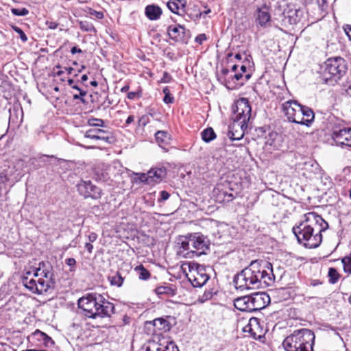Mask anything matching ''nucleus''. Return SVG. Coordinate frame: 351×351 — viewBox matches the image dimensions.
<instances>
[{"label":"nucleus","mask_w":351,"mask_h":351,"mask_svg":"<svg viewBox=\"0 0 351 351\" xmlns=\"http://www.w3.org/2000/svg\"><path fill=\"white\" fill-rule=\"evenodd\" d=\"M234 306L241 311L252 312L250 295L234 299Z\"/></svg>","instance_id":"nucleus-20"},{"label":"nucleus","mask_w":351,"mask_h":351,"mask_svg":"<svg viewBox=\"0 0 351 351\" xmlns=\"http://www.w3.org/2000/svg\"><path fill=\"white\" fill-rule=\"evenodd\" d=\"M81 28L84 29L86 32H90L92 29H94V27L92 25H87L86 27L84 26L83 23H81Z\"/></svg>","instance_id":"nucleus-57"},{"label":"nucleus","mask_w":351,"mask_h":351,"mask_svg":"<svg viewBox=\"0 0 351 351\" xmlns=\"http://www.w3.org/2000/svg\"><path fill=\"white\" fill-rule=\"evenodd\" d=\"M209 278L205 266L197 264L190 267L188 279L194 287H202Z\"/></svg>","instance_id":"nucleus-11"},{"label":"nucleus","mask_w":351,"mask_h":351,"mask_svg":"<svg viewBox=\"0 0 351 351\" xmlns=\"http://www.w3.org/2000/svg\"><path fill=\"white\" fill-rule=\"evenodd\" d=\"M173 101H174V98H173V97H172L171 95V94L167 95H165V97L163 98V101L165 104H171V103L173 102Z\"/></svg>","instance_id":"nucleus-48"},{"label":"nucleus","mask_w":351,"mask_h":351,"mask_svg":"<svg viewBox=\"0 0 351 351\" xmlns=\"http://www.w3.org/2000/svg\"><path fill=\"white\" fill-rule=\"evenodd\" d=\"M343 270L346 273L351 274V253L348 256H346L341 260Z\"/></svg>","instance_id":"nucleus-37"},{"label":"nucleus","mask_w":351,"mask_h":351,"mask_svg":"<svg viewBox=\"0 0 351 351\" xmlns=\"http://www.w3.org/2000/svg\"><path fill=\"white\" fill-rule=\"evenodd\" d=\"M85 247L89 253H92L93 245L90 243H86Z\"/></svg>","instance_id":"nucleus-56"},{"label":"nucleus","mask_w":351,"mask_h":351,"mask_svg":"<svg viewBox=\"0 0 351 351\" xmlns=\"http://www.w3.org/2000/svg\"><path fill=\"white\" fill-rule=\"evenodd\" d=\"M46 335V333L42 332L41 330L37 329L33 333L32 336L36 338L38 341H42L45 336Z\"/></svg>","instance_id":"nucleus-42"},{"label":"nucleus","mask_w":351,"mask_h":351,"mask_svg":"<svg viewBox=\"0 0 351 351\" xmlns=\"http://www.w3.org/2000/svg\"><path fill=\"white\" fill-rule=\"evenodd\" d=\"M72 88L75 89L77 91V93H80L79 95H73V99H80L82 103H85V99L83 98V97L86 96L87 94V92L85 90H82L77 85H73L72 86Z\"/></svg>","instance_id":"nucleus-36"},{"label":"nucleus","mask_w":351,"mask_h":351,"mask_svg":"<svg viewBox=\"0 0 351 351\" xmlns=\"http://www.w3.org/2000/svg\"><path fill=\"white\" fill-rule=\"evenodd\" d=\"M271 264L267 261H254L237 274L233 280L237 289L241 291L265 288L274 283Z\"/></svg>","instance_id":"nucleus-1"},{"label":"nucleus","mask_w":351,"mask_h":351,"mask_svg":"<svg viewBox=\"0 0 351 351\" xmlns=\"http://www.w3.org/2000/svg\"><path fill=\"white\" fill-rule=\"evenodd\" d=\"M252 312L265 308L270 302L269 295L265 292H256L250 295Z\"/></svg>","instance_id":"nucleus-14"},{"label":"nucleus","mask_w":351,"mask_h":351,"mask_svg":"<svg viewBox=\"0 0 351 351\" xmlns=\"http://www.w3.org/2000/svg\"><path fill=\"white\" fill-rule=\"evenodd\" d=\"M136 176H138V180L141 182H145L148 184V173H136Z\"/></svg>","instance_id":"nucleus-44"},{"label":"nucleus","mask_w":351,"mask_h":351,"mask_svg":"<svg viewBox=\"0 0 351 351\" xmlns=\"http://www.w3.org/2000/svg\"><path fill=\"white\" fill-rule=\"evenodd\" d=\"M134 120V117L132 116V115H130L128 117V119H126V121H125V123L127 125H129L131 123H132Z\"/></svg>","instance_id":"nucleus-59"},{"label":"nucleus","mask_w":351,"mask_h":351,"mask_svg":"<svg viewBox=\"0 0 351 351\" xmlns=\"http://www.w3.org/2000/svg\"><path fill=\"white\" fill-rule=\"evenodd\" d=\"M252 109L247 99L241 98L237 101L233 108L232 115V124L229 127V138L240 140L244 135V130L247 127V122L251 118Z\"/></svg>","instance_id":"nucleus-4"},{"label":"nucleus","mask_w":351,"mask_h":351,"mask_svg":"<svg viewBox=\"0 0 351 351\" xmlns=\"http://www.w3.org/2000/svg\"><path fill=\"white\" fill-rule=\"evenodd\" d=\"M77 190L84 198L98 199L101 198L102 191L100 188L93 184L90 180H80L76 186Z\"/></svg>","instance_id":"nucleus-12"},{"label":"nucleus","mask_w":351,"mask_h":351,"mask_svg":"<svg viewBox=\"0 0 351 351\" xmlns=\"http://www.w3.org/2000/svg\"><path fill=\"white\" fill-rule=\"evenodd\" d=\"M343 29L349 39L351 40V25H346Z\"/></svg>","instance_id":"nucleus-51"},{"label":"nucleus","mask_w":351,"mask_h":351,"mask_svg":"<svg viewBox=\"0 0 351 351\" xmlns=\"http://www.w3.org/2000/svg\"><path fill=\"white\" fill-rule=\"evenodd\" d=\"M148 173V184L154 185L159 183L166 176V170L164 168H152Z\"/></svg>","instance_id":"nucleus-18"},{"label":"nucleus","mask_w":351,"mask_h":351,"mask_svg":"<svg viewBox=\"0 0 351 351\" xmlns=\"http://www.w3.org/2000/svg\"><path fill=\"white\" fill-rule=\"evenodd\" d=\"M89 243L94 242L97 238V234L95 232H91L88 236Z\"/></svg>","instance_id":"nucleus-53"},{"label":"nucleus","mask_w":351,"mask_h":351,"mask_svg":"<svg viewBox=\"0 0 351 351\" xmlns=\"http://www.w3.org/2000/svg\"><path fill=\"white\" fill-rule=\"evenodd\" d=\"M38 274V278H34L32 276V272L28 271L21 277V282L32 293L42 294L49 290L51 284L55 283L53 274L51 269H44Z\"/></svg>","instance_id":"nucleus-8"},{"label":"nucleus","mask_w":351,"mask_h":351,"mask_svg":"<svg viewBox=\"0 0 351 351\" xmlns=\"http://www.w3.org/2000/svg\"><path fill=\"white\" fill-rule=\"evenodd\" d=\"M201 136L204 142L209 143L215 139L217 135L212 128H208L201 132Z\"/></svg>","instance_id":"nucleus-29"},{"label":"nucleus","mask_w":351,"mask_h":351,"mask_svg":"<svg viewBox=\"0 0 351 351\" xmlns=\"http://www.w3.org/2000/svg\"><path fill=\"white\" fill-rule=\"evenodd\" d=\"M130 88V86L128 84L125 85L121 88V91L122 93H126Z\"/></svg>","instance_id":"nucleus-62"},{"label":"nucleus","mask_w":351,"mask_h":351,"mask_svg":"<svg viewBox=\"0 0 351 351\" xmlns=\"http://www.w3.org/2000/svg\"><path fill=\"white\" fill-rule=\"evenodd\" d=\"M178 254L186 258L206 254L209 250V240L200 233L190 234L180 239Z\"/></svg>","instance_id":"nucleus-5"},{"label":"nucleus","mask_w":351,"mask_h":351,"mask_svg":"<svg viewBox=\"0 0 351 351\" xmlns=\"http://www.w3.org/2000/svg\"><path fill=\"white\" fill-rule=\"evenodd\" d=\"M155 138L156 142L160 147L169 144L170 141V135L163 130L156 132L155 134Z\"/></svg>","instance_id":"nucleus-26"},{"label":"nucleus","mask_w":351,"mask_h":351,"mask_svg":"<svg viewBox=\"0 0 351 351\" xmlns=\"http://www.w3.org/2000/svg\"><path fill=\"white\" fill-rule=\"evenodd\" d=\"M170 194L166 191H162L160 193V197L158 199V202H162L169 199Z\"/></svg>","instance_id":"nucleus-43"},{"label":"nucleus","mask_w":351,"mask_h":351,"mask_svg":"<svg viewBox=\"0 0 351 351\" xmlns=\"http://www.w3.org/2000/svg\"><path fill=\"white\" fill-rule=\"evenodd\" d=\"M185 28L181 25L169 26L168 27V34L171 39L176 42H184L185 36Z\"/></svg>","instance_id":"nucleus-19"},{"label":"nucleus","mask_w":351,"mask_h":351,"mask_svg":"<svg viewBox=\"0 0 351 351\" xmlns=\"http://www.w3.org/2000/svg\"><path fill=\"white\" fill-rule=\"evenodd\" d=\"M271 16L269 9L266 5L257 9L256 21L261 27H266L267 24L270 22Z\"/></svg>","instance_id":"nucleus-22"},{"label":"nucleus","mask_w":351,"mask_h":351,"mask_svg":"<svg viewBox=\"0 0 351 351\" xmlns=\"http://www.w3.org/2000/svg\"><path fill=\"white\" fill-rule=\"evenodd\" d=\"M12 27L13 30L19 34L20 38L21 39V40L23 42H26L27 40V36L25 35L24 32L20 27H19L16 25H13V26H12Z\"/></svg>","instance_id":"nucleus-41"},{"label":"nucleus","mask_w":351,"mask_h":351,"mask_svg":"<svg viewBox=\"0 0 351 351\" xmlns=\"http://www.w3.org/2000/svg\"><path fill=\"white\" fill-rule=\"evenodd\" d=\"M12 13L15 16H26L29 14V10L27 8H22V9H18V8H12L11 10Z\"/></svg>","instance_id":"nucleus-39"},{"label":"nucleus","mask_w":351,"mask_h":351,"mask_svg":"<svg viewBox=\"0 0 351 351\" xmlns=\"http://www.w3.org/2000/svg\"><path fill=\"white\" fill-rule=\"evenodd\" d=\"M237 193L233 189L223 184H217L213 190V196L215 200L219 203H228L237 197Z\"/></svg>","instance_id":"nucleus-13"},{"label":"nucleus","mask_w":351,"mask_h":351,"mask_svg":"<svg viewBox=\"0 0 351 351\" xmlns=\"http://www.w3.org/2000/svg\"><path fill=\"white\" fill-rule=\"evenodd\" d=\"M302 106L297 101L289 100L282 104V110L285 117L289 122L298 124V122H302L301 116L302 115Z\"/></svg>","instance_id":"nucleus-10"},{"label":"nucleus","mask_w":351,"mask_h":351,"mask_svg":"<svg viewBox=\"0 0 351 351\" xmlns=\"http://www.w3.org/2000/svg\"><path fill=\"white\" fill-rule=\"evenodd\" d=\"M25 162L23 160H16L5 169L1 173L5 176L10 186L19 182L24 175Z\"/></svg>","instance_id":"nucleus-9"},{"label":"nucleus","mask_w":351,"mask_h":351,"mask_svg":"<svg viewBox=\"0 0 351 351\" xmlns=\"http://www.w3.org/2000/svg\"><path fill=\"white\" fill-rule=\"evenodd\" d=\"M328 228V223L319 215L310 212L304 215L292 231L299 243L308 248H316L322 241V232Z\"/></svg>","instance_id":"nucleus-2"},{"label":"nucleus","mask_w":351,"mask_h":351,"mask_svg":"<svg viewBox=\"0 0 351 351\" xmlns=\"http://www.w3.org/2000/svg\"><path fill=\"white\" fill-rule=\"evenodd\" d=\"M162 14V9L155 4L148 5L145 8V14L151 21L159 19Z\"/></svg>","instance_id":"nucleus-23"},{"label":"nucleus","mask_w":351,"mask_h":351,"mask_svg":"<svg viewBox=\"0 0 351 351\" xmlns=\"http://www.w3.org/2000/svg\"><path fill=\"white\" fill-rule=\"evenodd\" d=\"M332 137L337 143L351 147V128L334 131Z\"/></svg>","instance_id":"nucleus-16"},{"label":"nucleus","mask_w":351,"mask_h":351,"mask_svg":"<svg viewBox=\"0 0 351 351\" xmlns=\"http://www.w3.org/2000/svg\"><path fill=\"white\" fill-rule=\"evenodd\" d=\"M101 166V167L99 165L95 166L93 169V176L98 181H106L108 179V173L103 168L104 165Z\"/></svg>","instance_id":"nucleus-27"},{"label":"nucleus","mask_w":351,"mask_h":351,"mask_svg":"<svg viewBox=\"0 0 351 351\" xmlns=\"http://www.w3.org/2000/svg\"><path fill=\"white\" fill-rule=\"evenodd\" d=\"M46 269H52V267L49 263L40 262L38 265V267L34 268L32 271H31L32 272V276L34 278H37L38 274Z\"/></svg>","instance_id":"nucleus-32"},{"label":"nucleus","mask_w":351,"mask_h":351,"mask_svg":"<svg viewBox=\"0 0 351 351\" xmlns=\"http://www.w3.org/2000/svg\"><path fill=\"white\" fill-rule=\"evenodd\" d=\"M90 14L95 16L98 19H101L104 18V14L101 12H97L95 10H93L90 12Z\"/></svg>","instance_id":"nucleus-50"},{"label":"nucleus","mask_w":351,"mask_h":351,"mask_svg":"<svg viewBox=\"0 0 351 351\" xmlns=\"http://www.w3.org/2000/svg\"><path fill=\"white\" fill-rule=\"evenodd\" d=\"M136 95V93L135 92H129L128 93V98L130 99H134Z\"/></svg>","instance_id":"nucleus-61"},{"label":"nucleus","mask_w":351,"mask_h":351,"mask_svg":"<svg viewBox=\"0 0 351 351\" xmlns=\"http://www.w3.org/2000/svg\"><path fill=\"white\" fill-rule=\"evenodd\" d=\"M315 334L308 328L294 330L282 342L285 351H314Z\"/></svg>","instance_id":"nucleus-6"},{"label":"nucleus","mask_w":351,"mask_h":351,"mask_svg":"<svg viewBox=\"0 0 351 351\" xmlns=\"http://www.w3.org/2000/svg\"><path fill=\"white\" fill-rule=\"evenodd\" d=\"M304 14L303 10L295 5L289 6V9L284 12L285 19L288 21L291 25L297 24L300 21Z\"/></svg>","instance_id":"nucleus-17"},{"label":"nucleus","mask_w":351,"mask_h":351,"mask_svg":"<svg viewBox=\"0 0 351 351\" xmlns=\"http://www.w3.org/2000/svg\"><path fill=\"white\" fill-rule=\"evenodd\" d=\"M71 52L72 54H75L76 53H82V51L80 49L77 48V47H73L71 48Z\"/></svg>","instance_id":"nucleus-58"},{"label":"nucleus","mask_w":351,"mask_h":351,"mask_svg":"<svg viewBox=\"0 0 351 351\" xmlns=\"http://www.w3.org/2000/svg\"><path fill=\"white\" fill-rule=\"evenodd\" d=\"M134 270L136 272L140 280H147L150 277L149 271L147 269H145L142 265L136 266Z\"/></svg>","instance_id":"nucleus-31"},{"label":"nucleus","mask_w":351,"mask_h":351,"mask_svg":"<svg viewBox=\"0 0 351 351\" xmlns=\"http://www.w3.org/2000/svg\"><path fill=\"white\" fill-rule=\"evenodd\" d=\"M78 306L84 315L92 319L110 317L114 313V305L102 295L92 293L78 300Z\"/></svg>","instance_id":"nucleus-3"},{"label":"nucleus","mask_w":351,"mask_h":351,"mask_svg":"<svg viewBox=\"0 0 351 351\" xmlns=\"http://www.w3.org/2000/svg\"><path fill=\"white\" fill-rule=\"evenodd\" d=\"M156 292L158 295L161 294H167L169 295H176V290L169 286H160L156 288Z\"/></svg>","instance_id":"nucleus-33"},{"label":"nucleus","mask_w":351,"mask_h":351,"mask_svg":"<svg viewBox=\"0 0 351 351\" xmlns=\"http://www.w3.org/2000/svg\"><path fill=\"white\" fill-rule=\"evenodd\" d=\"M110 284L118 287H121L123 282V278L119 273H117L114 276L109 277Z\"/></svg>","instance_id":"nucleus-34"},{"label":"nucleus","mask_w":351,"mask_h":351,"mask_svg":"<svg viewBox=\"0 0 351 351\" xmlns=\"http://www.w3.org/2000/svg\"><path fill=\"white\" fill-rule=\"evenodd\" d=\"M111 133L109 131L103 129H90L86 132L84 138L95 140H101L106 143H110L112 142Z\"/></svg>","instance_id":"nucleus-15"},{"label":"nucleus","mask_w":351,"mask_h":351,"mask_svg":"<svg viewBox=\"0 0 351 351\" xmlns=\"http://www.w3.org/2000/svg\"><path fill=\"white\" fill-rule=\"evenodd\" d=\"M22 351H45V350H36V349H27V350H22Z\"/></svg>","instance_id":"nucleus-64"},{"label":"nucleus","mask_w":351,"mask_h":351,"mask_svg":"<svg viewBox=\"0 0 351 351\" xmlns=\"http://www.w3.org/2000/svg\"><path fill=\"white\" fill-rule=\"evenodd\" d=\"M316 4L319 6V8L323 9L324 5L326 4V0H315Z\"/></svg>","instance_id":"nucleus-55"},{"label":"nucleus","mask_w":351,"mask_h":351,"mask_svg":"<svg viewBox=\"0 0 351 351\" xmlns=\"http://www.w3.org/2000/svg\"><path fill=\"white\" fill-rule=\"evenodd\" d=\"M328 276L329 277V282L332 284L336 283L339 278V274L337 269L332 267L329 269Z\"/></svg>","instance_id":"nucleus-35"},{"label":"nucleus","mask_w":351,"mask_h":351,"mask_svg":"<svg viewBox=\"0 0 351 351\" xmlns=\"http://www.w3.org/2000/svg\"><path fill=\"white\" fill-rule=\"evenodd\" d=\"M7 184H8L6 178L0 173V196L3 191H7Z\"/></svg>","instance_id":"nucleus-40"},{"label":"nucleus","mask_w":351,"mask_h":351,"mask_svg":"<svg viewBox=\"0 0 351 351\" xmlns=\"http://www.w3.org/2000/svg\"><path fill=\"white\" fill-rule=\"evenodd\" d=\"M302 110L301 119H302V122H298V124L308 126L314 120V112L311 108L305 106H302Z\"/></svg>","instance_id":"nucleus-24"},{"label":"nucleus","mask_w":351,"mask_h":351,"mask_svg":"<svg viewBox=\"0 0 351 351\" xmlns=\"http://www.w3.org/2000/svg\"><path fill=\"white\" fill-rule=\"evenodd\" d=\"M64 71L68 72V74H71L72 71H73V69L72 67H65Z\"/></svg>","instance_id":"nucleus-63"},{"label":"nucleus","mask_w":351,"mask_h":351,"mask_svg":"<svg viewBox=\"0 0 351 351\" xmlns=\"http://www.w3.org/2000/svg\"><path fill=\"white\" fill-rule=\"evenodd\" d=\"M104 121L98 118H90L88 120V125L93 127H104Z\"/></svg>","instance_id":"nucleus-38"},{"label":"nucleus","mask_w":351,"mask_h":351,"mask_svg":"<svg viewBox=\"0 0 351 351\" xmlns=\"http://www.w3.org/2000/svg\"><path fill=\"white\" fill-rule=\"evenodd\" d=\"M347 65L343 58L334 57L327 59L320 68V77L328 85H335L346 73Z\"/></svg>","instance_id":"nucleus-7"},{"label":"nucleus","mask_w":351,"mask_h":351,"mask_svg":"<svg viewBox=\"0 0 351 351\" xmlns=\"http://www.w3.org/2000/svg\"><path fill=\"white\" fill-rule=\"evenodd\" d=\"M149 122V117L147 115L142 116L138 120V124L141 126H145Z\"/></svg>","instance_id":"nucleus-46"},{"label":"nucleus","mask_w":351,"mask_h":351,"mask_svg":"<svg viewBox=\"0 0 351 351\" xmlns=\"http://www.w3.org/2000/svg\"><path fill=\"white\" fill-rule=\"evenodd\" d=\"M170 80H171V76L169 75L168 73L165 72L163 73V77L162 78V82H163L165 83H167V82H169Z\"/></svg>","instance_id":"nucleus-54"},{"label":"nucleus","mask_w":351,"mask_h":351,"mask_svg":"<svg viewBox=\"0 0 351 351\" xmlns=\"http://www.w3.org/2000/svg\"><path fill=\"white\" fill-rule=\"evenodd\" d=\"M167 5L173 13L179 14V10L186 7V1L185 0H169Z\"/></svg>","instance_id":"nucleus-25"},{"label":"nucleus","mask_w":351,"mask_h":351,"mask_svg":"<svg viewBox=\"0 0 351 351\" xmlns=\"http://www.w3.org/2000/svg\"><path fill=\"white\" fill-rule=\"evenodd\" d=\"M46 25L51 29H55L58 26V23L53 21H47Z\"/></svg>","instance_id":"nucleus-49"},{"label":"nucleus","mask_w":351,"mask_h":351,"mask_svg":"<svg viewBox=\"0 0 351 351\" xmlns=\"http://www.w3.org/2000/svg\"><path fill=\"white\" fill-rule=\"evenodd\" d=\"M242 77H243L242 73H237L233 75L232 78L235 79L236 80H239Z\"/></svg>","instance_id":"nucleus-60"},{"label":"nucleus","mask_w":351,"mask_h":351,"mask_svg":"<svg viewBox=\"0 0 351 351\" xmlns=\"http://www.w3.org/2000/svg\"><path fill=\"white\" fill-rule=\"evenodd\" d=\"M206 39H207V38H206V34H199L198 36H197L195 40L196 43L201 45Z\"/></svg>","instance_id":"nucleus-47"},{"label":"nucleus","mask_w":351,"mask_h":351,"mask_svg":"<svg viewBox=\"0 0 351 351\" xmlns=\"http://www.w3.org/2000/svg\"><path fill=\"white\" fill-rule=\"evenodd\" d=\"M141 351H179V349L173 342H169L166 346H158L156 343L143 346Z\"/></svg>","instance_id":"nucleus-21"},{"label":"nucleus","mask_w":351,"mask_h":351,"mask_svg":"<svg viewBox=\"0 0 351 351\" xmlns=\"http://www.w3.org/2000/svg\"><path fill=\"white\" fill-rule=\"evenodd\" d=\"M42 341H43L44 345L47 347H49L54 343L53 339L47 334Z\"/></svg>","instance_id":"nucleus-45"},{"label":"nucleus","mask_w":351,"mask_h":351,"mask_svg":"<svg viewBox=\"0 0 351 351\" xmlns=\"http://www.w3.org/2000/svg\"><path fill=\"white\" fill-rule=\"evenodd\" d=\"M66 263L70 267H74L76 264V261L73 258H69L66 259Z\"/></svg>","instance_id":"nucleus-52"},{"label":"nucleus","mask_w":351,"mask_h":351,"mask_svg":"<svg viewBox=\"0 0 351 351\" xmlns=\"http://www.w3.org/2000/svg\"><path fill=\"white\" fill-rule=\"evenodd\" d=\"M153 325L158 330L167 331L170 330L169 322L162 317L155 319L153 321Z\"/></svg>","instance_id":"nucleus-28"},{"label":"nucleus","mask_w":351,"mask_h":351,"mask_svg":"<svg viewBox=\"0 0 351 351\" xmlns=\"http://www.w3.org/2000/svg\"><path fill=\"white\" fill-rule=\"evenodd\" d=\"M282 137L278 134H272L267 143L276 149H279L281 147Z\"/></svg>","instance_id":"nucleus-30"}]
</instances>
